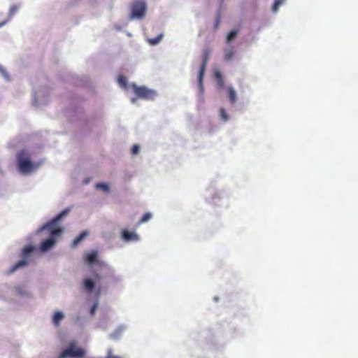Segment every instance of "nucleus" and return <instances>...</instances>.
Listing matches in <instances>:
<instances>
[{
  "instance_id": "obj_37",
  "label": "nucleus",
  "mask_w": 358,
  "mask_h": 358,
  "mask_svg": "<svg viewBox=\"0 0 358 358\" xmlns=\"http://www.w3.org/2000/svg\"><path fill=\"white\" fill-rule=\"evenodd\" d=\"M212 199H213V201H215V197H213V198H212Z\"/></svg>"
},
{
  "instance_id": "obj_9",
  "label": "nucleus",
  "mask_w": 358,
  "mask_h": 358,
  "mask_svg": "<svg viewBox=\"0 0 358 358\" xmlns=\"http://www.w3.org/2000/svg\"><path fill=\"white\" fill-rule=\"evenodd\" d=\"M49 96V90L45 87L37 92H34L33 94V105L40 106L46 104L48 101Z\"/></svg>"
},
{
  "instance_id": "obj_19",
  "label": "nucleus",
  "mask_w": 358,
  "mask_h": 358,
  "mask_svg": "<svg viewBox=\"0 0 358 358\" xmlns=\"http://www.w3.org/2000/svg\"><path fill=\"white\" fill-rule=\"evenodd\" d=\"M163 37H164V34L161 33L155 38L148 39V41L152 45H157L161 42Z\"/></svg>"
},
{
  "instance_id": "obj_20",
  "label": "nucleus",
  "mask_w": 358,
  "mask_h": 358,
  "mask_svg": "<svg viewBox=\"0 0 358 358\" xmlns=\"http://www.w3.org/2000/svg\"><path fill=\"white\" fill-rule=\"evenodd\" d=\"M19 6L17 5H13L10 6L8 13V18L6 20L10 21L13 16L17 12Z\"/></svg>"
},
{
  "instance_id": "obj_35",
  "label": "nucleus",
  "mask_w": 358,
  "mask_h": 358,
  "mask_svg": "<svg viewBox=\"0 0 358 358\" xmlns=\"http://www.w3.org/2000/svg\"><path fill=\"white\" fill-rule=\"evenodd\" d=\"M136 101V99L133 98V99H131V102H132L133 103H134Z\"/></svg>"
},
{
  "instance_id": "obj_32",
  "label": "nucleus",
  "mask_w": 358,
  "mask_h": 358,
  "mask_svg": "<svg viewBox=\"0 0 358 358\" xmlns=\"http://www.w3.org/2000/svg\"><path fill=\"white\" fill-rule=\"evenodd\" d=\"M217 81V85L220 87H224V80L223 79H219V80H216Z\"/></svg>"
},
{
  "instance_id": "obj_8",
  "label": "nucleus",
  "mask_w": 358,
  "mask_h": 358,
  "mask_svg": "<svg viewBox=\"0 0 358 358\" xmlns=\"http://www.w3.org/2000/svg\"><path fill=\"white\" fill-rule=\"evenodd\" d=\"M85 261L90 265L99 264L103 270L107 271L109 276H113L114 269L113 268L105 263L100 264L98 262V252L96 251H92L87 254Z\"/></svg>"
},
{
  "instance_id": "obj_15",
  "label": "nucleus",
  "mask_w": 358,
  "mask_h": 358,
  "mask_svg": "<svg viewBox=\"0 0 358 358\" xmlns=\"http://www.w3.org/2000/svg\"><path fill=\"white\" fill-rule=\"evenodd\" d=\"M236 50L232 46H227L224 49V59L226 61H230L232 59Z\"/></svg>"
},
{
  "instance_id": "obj_14",
  "label": "nucleus",
  "mask_w": 358,
  "mask_h": 358,
  "mask_svg": "<svg viewBox=\"0 0 358 358\" xmlns=\"http://www.w3.org/2000/svg\"><path fill=\"white\" fill-rule=\"evenodd\" d=\"M65 317V315L62 311L57 310L52 315V322L55 327H58L60 325L62 320Z\"/></svg>"
},
{
  "instance_id": "obj_2",
  "label": "nucleus",
  "mask_w": 358,
  "mask_h": 358,
  "mask_svg": "<svg viewBox=\"0 0 358 358\" xmlns=\"http://www.w3.org/2000/svg\"><path fill=\"white\" fill-rule=\"evenodd\" d=\"M16 159L18 170L24 175L35 171L41 165L40 163L34 164L31 161L30 155L25 149L17 153Z\"/></svg>"
},
{
  "instance_id": "obj_4",
  "label": "nucleus",
  "mask_w": 358,
  "mask_h": 358,
  "mask_svg": "<svg viewBox=\"0 0 358 358\" xmlns=\"http://www.w3.org/2000/svg\"><path fill=\"white\" fill-rule=\"evenodd\" d=\"M85 350L78 346L76 341H72L57 358H84Z\"/></svg>"
},
{
  "instance_id": "obj_5",
  "label": "nucleus",
  "mask_w": 358,
  "mask_h": 358,
  "mask_svg": "<svg viewBox=\"0 0 358 358\" xmlns=\"http://www.w3.org/2000/svg\"><path fill=\"white\" fill-rule=\"evenodd\" d=\"M131 13L129 20H142L145 17L147 11V5L143 0L134 1L130 6Z\"/></svg>"
},
{
  "instance_id": "obj_34",
  "label": "nucleus",
  "mask_w": 358,
  "mask_h": 358,
  "mask_svg": "<svg viewBox=\"0 0 358 358\" xmlns=\"http://www.w3.org/2000/svg\"><path fill=\"white\" fill-rule=\"evenodd\" d=\"M213 300H214L215 302L218 301V300H219L218 296H215V297L213 298Z\"/></svg>"
},
{
  "instance_id": "obj_3",
  "label": "nucleus",
  "mask_w": 358,
  "mask_h": 358,
  "mask_svg": "<svg viewBox=\"0 0 358 358\" xmlns=\"http://www.w3.org/2000/svg\"><path fill=\"white\" fill-rule=\"evenodd\" d=\"M36 247L31 244L26 245L21 251L20 256L22 257V259H20L14 265L11 266L7 271V274H13L18 269L27 266L29 262L27 259L36 250Z\"/></svg>"
},
{
  "instance_id": "obj_26",
  "label": "nucleus",
  "mask_w": 358,
  "mask_h": 358,
  "mask_svg": "<svg viewBox=\"0 0 358 358\" xmlns=\"http://www.w3.org/2000/svg\"><path fill=\"white\" fill-rule=\"evenodd\" d=\"M118 83L122 87H126L127 85V80L124 76H120L117 79Z\"/></svg>"
},
{
  "instance_id": "obj_27",
  "label": "nucleus",
  "mask_w": 358,
  "mask_h": 358,
  "mask_svg": "<svg viewBox=\"0 0 358 358\" xmlns=\"http://www.w3.org/2000/svg\"><path fill=\"white\" fill-rule=\"evenodd\" d=\"M98 305H99V302L98 301H96L94 304L93 306L91 307L90 308V313L91 315H94L95 312H96V310L98 307Z\"/></svg>"
},
{
  "instance_id": "obj_13",
  "label": "nucleus",
  "mask_w": 358,
  "mask_h": 358,
  "mask_svg": "<svg viewBox=\"0 0 358 358\" xmlns=\"http://www.w3.org/2000/svg\"><path fill=\"white\" fill-rule=\"evenodd\" d=\"M126 329L127 327L125 325L121 324L118 326L114 332L110 334V338L113 340H119Z\"/></svg>"
},
{
  "instance_id": "obj_6",
  "label": "nucleus",
  "mask_w": 358,
  "mask_h": 358,
  "mask_svg": "<svg viewBox=\"0 0 358 358\" xmlns=\"http://www.w3.org/2000/svg\"><path fill=\"white\" fill-rule=\"evenodd\" d=\"M208 50H205L203 54V58H202V63L200 66L199 71L197 76V85L199 88V94H198V99L200 101H202L203 99V92H204V87L203 84V79L206 71V68L207 66V62L208 59Z\"/></svg>"
},
{
  "instance_id": "obj_29",
  "label": "nucleus",
  "mask_w": 358,
  "mask_h": 358,
  "mask_svg": "<svg viewBox=\"0 0 358 358\" xmlns=\"http://www.w3.org/2000/svg\"><path fill=\"white\" fill-rule=\"evenodd\" d=\"M220 22V15H217V17L215 19V25H214L215 29H217L218 28Z\"/></svg>"
},
{
  "instance_id": "obj_12",
  "label": "nucleus",
  "mask_w": 358,
  "mask_h": 358,
  "mask_svg": "<svg viewBox=\"0 0 358 358\" xmlns=\"http://www.w3.org/2000/svg\"><path fill=\"white\" fill-rule=\"evenodd\" d=\"M83 288L88 293H92L95 288V281L91 278H85L83 282Z\"/></svg>"
},
{
  "instance_id": "obj_21",
  "label": "nucleus",
  "mask_w": 358,
  "mask_h": 358,
  "mask_svg": "<svg viewBox=\"0 0 358 358\" xmlns=\"http://www.w3.org/2000/svg\"><path fill=\"white\" fill-rule=\"evenodd\" d=\"M285 2V0H275L272 6V11L275 13H277L280 6L283 5Z\"/></svg>"
},
{
  "instance_id": "obj_28",
  "label": "nucleus",
  "mask_w": 358,
  "mask_h": 358,
  "mask_svg": "<svg viewBox=\"0 0 358 358\" xmlns=\"http://www.w3.org/2000/svg\"><path fill=\"white\" fill-rule=\"evenodd\" d=\"M139 151H140V146L138 145L135 144V145H134L132 146V148H131V153L133 155L138 154Z\"/></svg>"
},
{
  "instance_id": "obj_25",
  "label": "nucleus",
  "mask_w": 358,
  "mask_h": 358,
  "mask_svg": "<svg viewBox=\"0 0 358 358\" xmlns=\"http://www.w3.org/2000/svg\"><path fill=\"white\" fill-rule=\"evenodd\" d=\"M0 74L3 76V78L6 80H10L7 71H6V69L1 65H0Z\"/></svg>"
},
{
  "instance_id": "obj_7",
  "label": "nucleus",
  "mask_w": 358,
  "mask_h": 358,
  "mask_svg": "<svg viewBox=\"0 0 358 358\" xmlns=\"http://www.w3.org/2000/svg\"><path fill=\"white\" fill-rule=\"evenodd\" d=\"M133 89L136 95L143 99L152 101L157 96V92L155 90L150 89L145 86H138L136 84H133Z\"/></svg>"
},
{
  "instance_id": "obj_18",
  "label": "nucleus",
  "mask_w": 358,
  "mask_h": 358,
  "mask_svg": "<svg viewBox=\"0 0 358 358\" xmlns=\"http://www.w3.org/2000/svg\"><path fill=\"white\" fill-rule=\"evenodd\" d=\"M239 32V30L238 29H232L231 30L228 34L227 35V37H226V41L227 43H229L230 42H231L234 39L236 38V37L237 36Z\"/></svg>"
},
{
  "instance_id": "obj_31",
  "label": "nucleus",
  "mask_w": 358,
  "mask_h": 358,
  "mask_svg": "<svg viewBox=\"0 0 358 358\" xmlns=\"http://www.w3.org/2000/svg\"><path fill=\"white\" fill-rule=\"evenodd\" d=\"M215 77L216 80H219V79H222V73L219 71H215Z\"/></svg>"
},
{
  "instance_id": "obj_1",
  "label": "nucleus",
  "mask_w": 358,
  "mask_h": 358,
  "mask_svg": "<svg viewBox=\"0 0 358 358\" xmlns=\"http://www.w3.org/2000/svg\"><path fill=\"white\" fill-rule=\"evenodd\" d=\"M71 209V206L66 207L37 229L36 234L47 231L48 234V237L43 239L40 244L39 249L41 252L46 253L56 245L57 239L64 233V229L58 226V224L69 215Z\"/></svg>"
},
{
  "instance_id": "obj_36",
  "label": "nucleus",
  "mask_w": 358,
  "mask_h": 358,
  "mask_svg": "<svg viewBox=\"0 0 358 358\" xmlns=\"http://www.w3.org/2000/svg\"><path fill=\"white\" fill-rule=\"evenodd\" d=\"M100 292H101V291H100V289H99V290L97 291V292H96V295H97V296H99Z\"/></svg>"
},
{
  "instance_id": "obj_33",
  "label": "nucleus",
  "mask_w": 358,
  "mask_h": 358,
  "mask_svg": "<svg viewBox=\"0 0 358 358\" xmlns=\"http://www.w3.org/2000/svg\"><path fill=\"white\" fill-rule=\"evenodd\" d=\"M8 22V20H3L2 22H0V28L2 27L3 26H4L5 24H6Z\"/></svg>"
},
{
  "instance_id": "obj_10",
  "label": "nucleus",
  "mask_w": 358,
  "mask_h": 358,
  "mask_svg": "<svg viewBox=\"0 0 358 358\" xmlns=\"http://www.w3.org/2000/svg\"><path fill=\"white\" fill-rule=\"evenodd\" d=\"M121 238L126 243L137 242L140 240V237L135 231H130L127 229H123L121 231Z\"/></svg>"
},
{
  "instance_id": "obj_38",
  "label": "nucleus",
  "mask_w": 358,
  "mask_h": 358,
  "mask_svg": "<svg viewBox=\"0 0 358 358\" xmlns=\"http://www.w3.org/2000/svg\"><path fill=\"white\" fill-rule=\"evenodd\" d=\"M221 1H222L223 0H221Z\"/></svg>"
},
{
  "instance_id": "obj_24",
  "label": "nucleus",
  "mask_w": 358,
  "mask_h": 358,
  "mask_svg": "<svg viewBox=\"0 0 358 358\" xmlns=\"http://www.w3.org/2000/svg\"><path fill=\"white\" fill-rule=\"evenodd\" d=\"M152 216V215L151 213H145L143 215V217H141V219L140 220V222L143 223V222H146L149 221L151 219Z\"/></svg>"
},
{
  "instance_id": "obj_16",
  "label": "nucleus",
  "mask_w": 358,
  "mask_h": 358,
  "mask_svg": "<svg viewBox=\"0 0 358 358\" xmlns=\"http://www.w3.org/2000/svg\"><path fill=\"white\" fill-rule=\"evenodd\" d=\"M89 232L87 231H83L81 232L72 242V248L77 247L87 236H88Z\"/></svg>"
},
{
  "instance_id": "obj_22",
  "label": "nucleus",
  "mask_w": 358,
  "mask_h": 358,
  "mask_svg": "<svg viewBox=\"0 0 358 358\" xmlns=\"http://www.w3.org/2000/svg\"><path fill=\"white\" fill-rule=\"evenodd\" d=\"M96 187L97 189L103 190L104 192H109L110 187L107 183L105 182H98L96 184Z\"/></svg>"
},
{
  "instance_id": "obj_30",
  "label": "nucleus",
  "mask_w": 358,
  "mask_h": 358,
  "mask_svg": "<svg viewBox=\"0 0 358 358\" xmlns=\"http://www.w3.org/2000/svg\"><path fill=\"white\" fill-rule=\"evenodd\" d=\"M94 277L95 278V280L97 281V282H100L101 278H102V276L100 273H94Z\"/></svg>"
},
{
  "instance_id": "obj_17",
  "label": "nucleus",
  "mask_w": 358,
  "mask_h": 358,
  "mask_svg": "<svg viewBox=\"0 0 358 358\" xmlns=\"http://www.w3.org/2000/svg\"><path fill=\"white\" fill-rule=\"evenodd\" d=\"M227 92L229 98V101L231 104H234L237 100L236 92L234 87H229L227 89Z\"/></svg>"
},
{
  "instance_id": "obj_23",
  "label": "nucleus",
  "mask_w": 358,
  "mask_h": 358,
  "mask_svg": "<svg viewBox=\"0 0 358 358\" xmlns=\"http://www.w3.org/2000/svg\"><path fill=\"white\" fill-rule=\"evenodd\" d=\"M220 115L222 120L224 122H227L229 120V116L227 114V111L224 108H221L220 110Z\"/></svg>"
},
{
  "instance_id": "obj_11",
  "label": "nucleus",
  "mask_w": 358,
  "mask_h": 358,
  "mask_svg": "<svg viewBox=\"0 0 358 358\" xmlns=\"http://www.w3.org/2000/svg\"><path fill=\"white\" fill-rule=\"evenodd\" d=\"M17 296L21 298H31L32 294L24 285H17L14 287Z\"/></svg>"
}]
</instances>
